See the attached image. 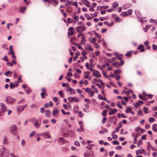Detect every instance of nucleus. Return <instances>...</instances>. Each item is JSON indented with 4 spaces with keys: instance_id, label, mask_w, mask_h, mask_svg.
<instances>
[{
    "instance_id": "f257e3e1",
    "label": "nucleus",
    "mask_w": 157,
    "mask_h": 157,
    "mask_svg": "<svg viewBox=\"0 0 157 157\" xmlns=\"http://www.w3.org/2000/svg\"><path fill=\"white\" fill-rule=\"evenodd\" d=\"M75 30V29L73 27H70L68 29V32L67 33L68 38H70L71 36L74 35V31Z\"/></svg>"
},
{
    "instance_id": "f03ea898",
    "label": "nucleus",
    "mask_w": 157,
    "mask_h": 157,
    "mask_svg": "<svg viewBox=\"0 0 157 157\" xmlns=\"http://www.w3.org/2000/svg\"><path fill=\"white\" fill-rule=\"evenodd\" d=\"M0 106L1 107V111L0 112V116H3V114H2V112H4L6 111L7 107L6 105L3 103H0Z\"/></svg>"
},
{
    "instance_id": "7ed1b4c3",
    "label": "nucleus",
    "mask_w": 157,
    "mask_h": 157,
    "mask_svg": "<svg viewBox=\"0 0 157 157\" xmlns=\"http://www.w3.org/2000/svg\"><path fill=\"white\" fill-rule=\"evenodd\" d=\"M77 32L79 33H82L83 31H85L86 30V28L85 27L80 25L77 26L76 27Z\"/></svg>"
},
{
    "instance_id": "20e7f679",
    "label": "nucleus",
    "mask_w": 157,
    "mask_h": 157,
    "mask_svg": "<svg viewBox=\"0 0 157 157\" xmlns=\"http://www.w3.org/2000/svg\"><path fill=\"white\" fill-rule=\"evenodd\" d=\"M17 131V128L16 125H14L10 127V132L13 134H15Z\"/></svg>"
},
{
    "instance_id": "39448f33",
    "label": "nucleus",
    "mask_w": 157,
    "mask_h": 157,
    "mask_svg": "<svg viewBox=\"0 0 157 157\" xmlns=\"http://www.w3.org/2000/svg\"><path fill=\"white\" fill-rule=\"evenodd\" d=\"M6 101L9 104H12L15 102L16 99L11 97H8L7 98Z\"/></svg>"
},
{
    "instance_id": "423d86ee",
    "label": "nucleus",
    "mask_w": 157,
    "mask_h": 157,
    "mask_svg": "<svg viewBox=\"0 0 157 157\" xmlns=\"http://www.w3.org/2000/svg\"><path fill=\"white\" fill-rule=\"evenodd\" d=\"M84 90H85L86 92H87L89 94V95L91 97H92L94 96V92L91 90L89 89L88 88H84Z\"/></svg>"
},
{
    "instance_id": "0eeeda50",
    "label": "nucleus",
    "mask_w": 157,
    "mask_h": 157,
    "mask_svg": "<svg viewBox=\"0 0 157 157\" xmlns=\"http://www.w3.org/2000/svg\"><path fill=\"white\" fill-rule=\"evenodd\" d=\"M41 90L42 91V92L40 94L41 97L43 98H45V95H47L46 89L45 88H41Z\"/></svg>"
},
{
    "instance_id": "6e6552de",
    "label": "nucleus",
    "mask_w": 157,
    "mask_h": 157,
    "mask_svg": "<svg viewBox=\"0 0 157 157\" xmlns=\"http://www.w3.org/2000/svg\"><path fill=\"white\" fill-rule=\"evenodd\" d=\"M93 75L98 78H101V77L100 73L98 71H94L93 72Z\"/></svg>"
},
{
    "instance_id": "1a4fd4ad",
    "label": "nucleus",
    "mask_w": 157,
    "mask_h": 157,
    "mask_svg": "<svg viewBox=\"0 0 157 157\" xmlns=\"http://www.w3.org/2000/svg\"><path fill=\"white\" fill-rule=\"evenodd\" d=\"M40 124V120H36V122L33 124L35 127L36 128H39Z\"/></svg>"
},
{
    "instance_id": "9d476101",
    "label": "nucleus",
    "mask_w": 157,
    "mask_h": 157,
    "mask_svg": "<svg viewBox=\"0 0 157 157\" xmlns=\"http://www.w3.org/2000/svg\"><path fill=\"white\" fill-rule=\"evenodd\" d=\"M137 49L140 50V52H143L145 51L144 45L142 44H140L138 46Z\"/></svg>"
},
{
    "instance_id": "9b49d317",
    "label": "nucleus",
    "mask_w": 157,
    "mask_h": 157,
    "mask_svg": "<svg viewBox=\"0 0 157 157\" xmlns=\"http://www.w3.org/2000/svg\"><path fill=\"white\" fill-rule=\"evenodd\" d=\"M27 105H23L21 106H19L17 108L18 111L19 112H21L25 108L26 106Z\"/></svg>"
},
{
    "instance_id": "f8f14e48",
    "label": "nucleus",
    "mask_w": 157,
    "mask_h": 157,
    "mask_svg": "<svg viewBox=\"0 0 157 157\" xmlns=\"http://www.w3.org/2000/svg\"><path fill=\"white\" fill-rule=\"evenodd\" d=\"M81 2L83 3H84L85 6L87 7H90V3L87 0H81Z\"/></svg>"
},
{
    "instance_id": "ddd939ff",
    "label": "nucleus",
    "mask_w": 157,
    "mask_h": 157,
    "mask_svg": "<svg viewBox=\"0 0 157 157\" xmlns=\"http://www.w3.org/2000/svg\"><path fill=\"white\" fill-rule=\"evenodd\" d=\"M86 49L87 50H90V51H93V49L92 48L91 45L89 44H86Z\"/></svg>"
},
{
    "instance_id": "4468645a",
    "label": "nucleus",
    "mask_w": 157,
    "mask_h": 157,
    "mask_svg": "<svg viewBox=\"0 0 157 157\" xmlns=\"http://www.w3.org/2000/svg\"><path fill=\"white\" fill-rule=\"evenodd\" d=\"M116 56L117 58L118 59L121 61L120 64L123 65L124 64V62L122 60V59L121 56H119L118 55H116Z\"/></svg>"
},
{
    "instance_id": "2eb2a0df",
    "label": "nucleus",
    "mask_w": 157,
    "mask_h": 157,
    "mask_svg": "<svg viewBox=\"0 0 157 157\" xmlns=\"http://www.w3.org/2000/svg\"><path fill=\"white\" fill-rule=\"evenodd\" d=\"M117 111V110L115 109H112L111 111L109 113V115H112L116 113Z\"/></svg>"
},
{
    "instance_id": "dca6fc26",
    "label": "nucleus",
    "mask_w": 157,
    "mask_h": 157,
    "mask_svg": "<svg viewBox=\"0 0 157 157\" xmlns=\"http://www.w3.org/2000/svg\"><path fill=\"white\" fill-rule=\"evenodd\" d=\"M112 65L116 67L119 68V67L121 66L120 63H118L117 62H115L112 63Z\"/></svg>"
},
{
    "instance_id": "f3484780",
    "label": "nucleus",
    "mask_w": 157,
    "mask_h": 157,
    "mask_svg": "<svg viewBox=\"0 0 157 157\" xmlns=\"http://www.w3.org/2000/svg\"><path fill=\"white\" fill-rule=\"evenodd\" d=\"M75 13H74V14H73V15L72 17L75 20L74 21L77 22L79 20V18L78 16H75Z\"/></svg>"
},
{
    "instance_id": "a211bd4d",
    "label": "nucleus",
    "mask_w": 157,
    "mask_h": 157,
    "mask_svg": "<svg viewBox=\"0 0 157 157\" xmlns=\"http://www.w3.org/2000/svg\"><path fill=\"white\" fill-rule=\"evenodd\" d=\"M144 152V150L143 149L137 150L136 152V155H138L140 154H142Z\"/></svg>"
},
{
    "instance_id": "6ab92c4d",
    "label": "nucleus",
    "mask_w": 157,
    "mask_h": 157,
    "mask_svg": "<svg viewBox=\"0 0 157 157\" xmlns=\"http://www.w3.org/2000/svg\"><path fill=\"white\" fill-rule=\"evenodd\" d=\"M3 143L4 144H8V141L6 136H5L3 139Z\"/></svg>"
},
{
    "instance_id": "aec40b11",
    "label": "nucleus",
    "mask_w": 157,
    "mask_h": 157,
    "mask_svg": "<svg viewBox=\"0 0 157 157\" xmlns=\"http://www.w3.org/2000/svg\"><path fill=\"white\" fill-rule=\"evenodd\" d=\"M98 98L99 99L105 101H107V100L105 98L103 97L100 94L98 95Z\"/></svg>"
},
{
    "instance_id": "412c9836",
    "label": "nucleus",
    "mask_w": 157,
    "mask_h": 157,
    "mask_svg": "<svg viewBox=\"0 0 157 157\" xmlns=\"http://www.w3.org/2000/svg\"><path fill=\"white\" fill-rule=\"evenodd\" d=\"M26 7H21L19 8V10H20L19 12L21 13H23L24 11L26 10Z\"/></svg>"
},
{
    "instance_id": "4be33fe9",
    "label": "nucleus",
    "mask_w": 157,
    "mask_h": 157,
    "mask_svg": "<svg viewBox=\"0 0 157 157\" xmlns=\"http://www.w3.org/2000/svg\"><path fill=\"white\" fill-rule=\"evenodd\" d=\"M52 1L54 3L53 5L54 6H56L59 3L58 0H52Z\"/></svg>"
},
{
    "instance_id": "5701e85b",
    "label": "nucleus",
    "mask_w": 157,
    "mask_h": 157,
    "mask_svg": "<svg viewBox=\"0 0 157 157\" xmlns=\"http://www.w3.org/2000/svg\"><path fill=\"white\" fill-rule=\"evenodd\" d=\"M157 124H154L152 126V129L155 132H157V129L156 128Z\"/></svg>"
},
{
    "instance_id": "b1692460",
    "label": "nucleus",
    "mask_w": 157,
    "mask_h": 157,
    "mask_svg": "<svg viewBox=\"0 0 157 157\" xmlns=\"http://www.w3.org/2000/svg\"><path fill=\"white\" fill-rule=\"evenodd\" d=\"M86 39L84 36H82V37L81 43L82 44H85V43Z\"/></svg>"
},
{
    "instance_id": "393cba45",
    "label": "nucleus",
    "mask_w": 157,
    "mask_h": 157,
    "mask_svg": "<svg viewBox=\"0 0 157 157\" xmlns=\"http://www.w3.org/2000/svg\"><path fill=\"white\" fill-rule=\"evenodd\" d=\"M58 109H56L53 111L52 112V114L54 116H55L58 114Z\"/></svg>"
},
{
    "instance_id": "a878e982",
    "label": "nucleus",
    "mask_w": 157,
    "mask_h": 157,
    "mask_svg": "<svg viewBox=\"0 0 157 157\" xmlns=\"http://www.w3.org/2000/svg\"><path fill=\"white\" fill-rule=\"evenodd\" d=\"M50 112L48 110H47L45 111V115L47 117H48L50 116Z\"/></svg>"
},
{
    "instance_id": "bb28decb",
    "label": "nucleus",
    "mask_w": 157,
    "mask_h": 157,
    "mask_svg": "<svg viewBox=\"0 0 157 157\" xmlns=\"http://www.w3.org/2000/svg\"><path fill=\"white\" fill-rule=\"evenodd\" d=\"M44 136L45 138H51V136L48 132H46L44 134Z\"/></svg>"
},
{
    "instance_id": "cd10ccee",
    "label": "nucleus",
    "mask_w": 157,
    "mask_h": 157,
    "mask_svg": "<svg viewBox=\"0 0 157 157\" xmlns=\"http://www.w3.org/2000/svg\"><path fill=\"white\" fill-rule=\"evenodd\" d=\"M121 15L123 16H125L128 15L127 11L122 12L121 13Z\"/></svg>"
},
{
    "instance_id": "c85d7f7f",
    "label": "nucleus",
    "mask_w": 157,
    "mask_h": 157,
    "mask_svg": "<svg viewBox=\"0 0 157 157\" xmlns=\"http://www.w3.org/2000/svg\"><path fill=\"white\" fill-rule=\"evenodd\" d=\"M77 130L78 132H83L84 131V129L83 127L80 125V128L77 129Z\"/></svg>"
},
{
    "instance_id": "c756f323",
    "label": "nucleus",
    "mask_w": 157,
    "mask_h": 157,
    "mask_svg": "<svg viewBox=\"0 0 157 157\" xmlns=\"http://www.w3.org/2000/svg\"><path fill=\"white\" fill-rule=\"evenodd\" d=\"M10 87L11 89H12L15 87V86L12 82H10Z\"/></svg>"
},
{
    "instance_id": "7c9ffc66",
    "label": "nucleus",
    "mask_w": 157,
    "mask_h": 157,
    "mask_svg": "<svg viewBox=\"0 0 157 157\" xmlns=\"http://www.w3.org/2000/svg\"><path fill=\"white\" fill-rule=\"evenodd\" d=\"M119 130L120 129H119V128H118V127L116 128L115 131H113V132H112V135H113V134H115V133L116 132H118L119 131Z\"/></svg>"
},
{
    "instance_id": "2f4dec72",
    "label": "nucleus",
    "mask_w": 157,
    "mask_h": 157,
    "mask_svg": "<svg viewBox=\"0 0 157 157\" xmlns=\"http://www.w3.org/2000/svg\"><path fill=\"white\" fill-rule=\"evenodd\" d=\"M132 53V51H129L125 55V56L127 57H129L131 56Z\"/></svg>"
},
{
    "instance_id": "473e14b6",
    "label": "nucleus",
    "mask_w": 157,
    "mask_h": 157,
    "mask_svg": "<svg viewBox=\"0 0 157 157\" xmlns=\"http://www.w3.org/2000/svg\"><path fill=\"white\" fill-rule=\"evenodd\" d=\"M155 121V119L152 117H150L149 119V121L151 123L154 122Z\"/></svg>"
},
{
    "instance_id": "72a5a7b5",
    "label": "nucleus",
    "mask_w": 157,
    "mask_h": 157,
    "mask_svg": "<svg viewBox=\"0 0 157 157\" xmlns=\"http://www.w3.org/2000/svg\"><path fill=\"white\" fill-rule=\"evenodd\" d=\"M118 5V4L117 2H115L113 4V6L114 8H115Z\"/></svg>"
},
{
    "instance_id": "f704fd0d",
    "label": "nucleus",
    "mask_w": 157,
    "mask_h": 157,
    "mask_svg": "<svg viewBox=\"0 0 157 157\" xmlns=\"http://www.w3.org/2000/svg\"><path fill=\"white\" fill-rule=\"evenodd\" d=\"M94 34L95 36L98 38L100 39L101 37V36L98 33L96 32H95Z\"/></svg>"
},
{
    "instance_id": "c9c22d12",
    "label": "nucleus",
    "mask_w": 157,
    "mask_h": 157,
    "mask_svg": "<svg viewBox=\"0 0 157 157\" xmlns=\"http://www.w3.org/2000/svg\"><path fill=\"white\" fill-rule=\"evenodd\" d=\"M107 112V110H104L102 113V115L103 116H106V113Z\"/></svg>"
},
{
    "instance_id": "e433bc0d",
    "label": "nucleus",
    "mask_w": 157,
    "mask_h": 157,
    "mask_svg": "<svg viewBox=\"0 0 157 157\" xmlns=\"http://www.w3.org/2000/svg\"><path fill=\"white\" fill-rule=\"evenodd\" d=\"M120 18L119 17H116L114 18V21L116 22H117L119 21Z\"/></svg>"
},
{
    "instance_id": "4c0bfd02",
    "label": "nucleus",
    "mask_w": 157,
    "mask_h": 157,
    "mask_svg": "<svg viewBox=\"0 0 157 157\" xmlns=\"http://www.w3.org/2000/svg\"><path fill=\"white\" fill-rule=\"evenodd\" d=\"M112 143L114 145H118L119 144V142L117 140L114 141L112 142Z\"/></svg>"
},
{
    "instance_id": "58836bf2",
    "label": "nucleus",
    "mask_w": 157,
    "mask_h": 157,
    "mask_svg": "<svg viewBox=\"0 0 157 157\" xmlns=\"http://www.w3.org/2000/svg\"><path fill=\"white\" fill-rule=\"evenodd\" d=\"M68 99L71 102H73L74 101V97H69Z\"/></svg>"
},
{
    "instance_id": "ea45409f",
    "label": "nucleus",
    "mask_w": 157,
    "mask_h": 157,
    "mask_svg": "<svg viewBox=\"0 0 157 157\" xmlns=\"http://www.w3.org/2000/svg\"><path fill=\"white\" fill-rule=\"evenodd\" d=\"M132 110V109L131 108H128L126 109V112L127 113H130V112H131V111Z\"/></svg>"
},
{
    "instance_id": "a19ab883",
    "label": "nucleus",
    "mask_w": 157,
    "mask_h": 157,
    "mask_svg": "<svg viewBox=\"0 0 157 157\" xmlns=\"http://www.w3.org/2000/svg\"><path fill=\"white\" fill-rule=\"evenodd\" d=\"M153 50L157 51V46L155 44H153L152 46Z\"/></svg>"
},
{
    "instance_id": "79ce46f5",
    "label": "nucleus",
    "mask_w": 157,
    "mask_h": 157,
    "mask_svg": "<svg viewBox=\"0 0 157 157\" xmlns=\"http://www.w3.org/2000/svg\"><path fill=\"white\" fill-rule=\"evenodd\" d=\"M121 73V71L120 70H115L114 71V73L115 74H120Z\"/></svg>"
},
{
    "instance_id": "37998d69",
    "label": "nucleus",
    "mask_w": 157,
    "mask_h": 157,
    "mask_svg": "<svg viewBox=\"0 0 157 157\" xmlns=\"http://www.w3.org/2000/svg\"><path fill=\"white\" fill-rule=\"evenodd\" d=\"M143 110L145 113H147V109L146 107L144 106V107Z\"/></svg>"
},
{
    "instance_id": "c03bdc74",
    "label": "nucleus",
    "mask_w": 157,
    "mask_h": 157,
    "mask_svg": "<svg viewBox=\"0 0 157 157\" xmlns=\"http://www.w3.org/2000/svg\"><path fill=\"white\" fill-rule=\"evenodd\" d=\"M109 8V6H102L101 7V9H108Z\"/></svg>"
},
{
    "instance_id": "a18cd8bd",
    "label": "nucleus",
    "mask_w": 157,
    "mask_h": 157,
    "mask_svg": "<svg viewBox=\"0 0 157 157\" xmlns=\"http://www.w3.org/2000/svg\"><path fill=\"white\" fill-rule=\"evenodd\" d=\"M3 59L6 61L8 62L9 61V59L8 58L7 56H5L3 58Z\"/></svg>"
},
{
    "instance_id": "49530a36",
    "label": "nucleus",
    "mask_w": 157,
    "mask_h": 157,
    "mask_svg": "<svg viewBox=\"0 0 157 157\" xmlns=\"http://www.w3.org/2000/svg\"><path fill=\"white\" fill-rule=\"evenodd\" d=\"M133 104L135 105V106L136 108H138L139 106L140 105L139 104V103H134Z\"/></svg>"
},
{
    "instance_id": "de8ad7c7",
    "label": "nucleus",
    "mask_w": 157,
    "mask_h": 157,
    "mask_svg": "<svg viewBox=\"0 0 157 157\" xmlns=\"http://www.w3.org/2000/svg\"><path fill=\"white\" fill-rule=\"evenodd\" d=\"M109 106L108 105H106L105 106V108L109 110H111L112 109L111 108H109Z\"/></svg>"
},
{
    "instance_id": "09e8293b",
    "label": "nucleus",
    "mask_w": 157,
    "mask_h": 157,
    "mask_svg": "<svg viewBox=\"0 0 157 157\" xmlns=\"http://www.w3.org/2000/svg\"><path fill=\"white\" fill-rule=\"evenodd\" d=\"M112 135V138L113 139H117L118 138V136L117 135H115L114 134H113Z\"/></svg>"
},
{
    "instance_id": "8fccbe9b",
    "label": "nucleus",
    "mask_w": 157,
    "mask_h": 157,
    "mask_svg": "<svg viewBox=\"0 0 157 157\" xmlns=\"http://www.w3.org/2000/svg\"><path fill=\"white\" fill-rule=\"evenodd\" d=\"M115 148L118 150H121L122 148V147L121 146H118L115 147Z\"/></svg>"
},
{
    "instance_id": "3c124183",
    "label": "nucleus",
    "mask_w": 157,
    "mask_h": 157,
    "mask_svg": "<svg viewBox=\"0 0 157 157\" xmlns=\"http://www.w3.org/2000/svg\"><path fill=\"white\" fill-rule=\"evenodd\" d=\"M94 44H95V47L96 48H100L99 45L96 42L94 43Z\"/></svg>"
},
{
    "instance_id": "603ef678",
    "label": "nucleus",
    "mask_w": 157,
    "mask_h": 157,
    "mask_svg": "<svg viewBox=\"0 0 157 157\" xmlns=\"http://www.w3.org/2000/svg\"><path fill=\"white\" fill-rule=\"evenodd\" d=\"M106 119H107V118L106 117H104L103 118L102 120V123L103 124H104L105 123V121L106 120Z\"/></svg>"
},
{
    "instance_id": "864d4df0",
    "label": "nucleus",
    "mask_w": 157,
    "mask_h": 157,
    "mask_svg": "<svg viewBox=\"0 0 157 157\" xmlns=\"http://www.w3.org/2000/svg\"><path fill=\"white\" fill-rule=\"evenodd\" d=\"M133 92V91L132 90H129L126 92L127 94H129L130 93H132Z\"/></svg>"
},
{
    "instance_id": "5fc2aeb1",
    "label": "nucleus",
    "mask_w": 157,
    "mask_h": 157,
    "mask_svg": "<svg viewBox=\"0 0 157 157\" xmlns=\"http://www.w3.org/2000/svg\"><path fill=\"white\" fill-rule=\"evenodd\" d=\"M72 5L75 6L76 7V8H78V5L77 2H75L74 3H73Z\"/></svg>"
},
{
    "instance_id": "6e6d98bb",
    "label": "nucleus",
    "mask_w": 157,
    "mask_h": 157,
    "mask_svg": "<svg viewBox=\"0 0 157 157\" xmlns=\"http://www.w3.org/2000/svg\"><path fill=\"white\" fill-rule=\"evenodd\" d=\"M116 59V58H113L112 59H110L109 60V62H112L115 61V60Z\"/></svg>"
},
{
    "instance_id": "4d7b16f0",
    "label": "nucleus",
    "mask_w": 157,
    "mask_h": 157,
    "mask_svg": "<svg viewBox=\"0 0 157 157\" xmlns=\"http://www.w3.org/2000/svg\"><path fill=\"white\" fill-rule=\"evenodd\" d=\"M76 39V38L75 36H73V37H72L71 39V40H70L71 42H72L74 41V40H75Z\"/></svg>"
},
{
    "instance_id": "13d9d810",
    "label": "nucleus",
    "mask_w": 157,
    "mask_h": 157,
    "mask_svg": "<svg viewBox=\"0 0 157 157\" xmlns=\"http://www.w3.org/2000/svg\"><path fill=\"white\" fill-rule=\"evenodd\" d=\"M36 119L34 118H33L30 120V121H31L33 124L36 122Z\"/></svg>"
},
{
    "instance_id": "bf43d9fd",
    "label": "nucleus",
    "mask_w": 157,
    "mask_h": 157,
    "mask_svg": "<svg viewBox=\"0 0 157 157\" xmlns=\"http://www.w3.org/2000/svg\"><path fill=\"white\" fill-rule=\"evenodd\" d=\"M71 7L70 6H68L67 8V11L68 12H71V10H69V9Z\"/></svg>"
},
{
    "instance_id": "052dcab7",
    "label": "nucleus",
    "mask_w": 157,
    "mask_h": 157,
    "mask_svg": "<svg viewBox=\"0 0 157 157\" xmlns=\"http://www.w3.org/2000/svg\"><path fill=\"white\" fill-rule=\"evenodd\" d=\"M139 98L142 100H145V98L144 97H143L142 95H141L140 94L139 95Z\"/></svg>"
},
{
    "instance_id": "680f3d73",
    "label": "nucleus",
    "mask_w": 157,
    "mask_h": 157,
    "mask_svg": "<svg viewBox=\"0 0 157 157\" xmlns=\"http://www.w3.org/2000/svg\"><path fill=\"white\" fill-rule=\"evenodd\" d=\"M78 113L80 117H82L83 115L82 114V112L81 111H78Z\"/></svg>"
},
{
    "instance_id": "e2e57ef3",
    "label": "nucleus",
    "mask_w": 157,
    "mask_h": 157,
    "mask_svg": "<svg viewBox=\"0 0 157 157\" xmlns=\"http://www.w3.org/2000/svg\"><path fill=\"white\" fill-rule=\"evenodd\" d=\"M11 73V72L10 71H9L5 72V75L6 76H7L8 75V74Z\"/></svg>"
},
{
    "instance_id": "0e129e2a",
    "label": "nucleus",
    "mask_w": 157,
    "mask_h": 157,
    "mask_svg": "<svg viewBox=\"0 0 157 157\" xmlns=\"http://www.w3.org/2000/svg\"><path fill=\"white\" fill-rule=\"evenodd\" d=\"M122 123L120 122H119V124L118 125V127L119 128H121L122 127Z\"/></svg>"
},
{
    "instance_id": "69168bd1",
    "label": "nucleus",
    "mask_w": 157,
    "mask_h": 157,
    "mask_svg": "<svg viewBox=\"0 0 157 157\" xmlns=\"http://www.w3.org/2000/svg\"><path fill=\"white\" fill-rule=\"evenodd\" d=\"M85 66L87 69H88L90 67L89 64L88 63H85Z\"/></svg>"
},
{
    "instance_id": "338daca9",
    "label": "nucleus",
    "mask_w": 157,
    "mask_h": 157,
    "mask_svg": "<svg viewBox=\"0 0 157 157\" xmlns=\"http://www.w3.org/2000/svg\"><path fill=\"white\" fill-rule=\"evenodd\" d=\"M7 65L8 66H10L11 67H12L13 66V64L12 63L8 62L7 63Z\"/></svg>"
},
{
    "instance_id": "774afa93",
    "label": "nucleus",
    "mask_w": 157,
    "mask_h": 157,
    "mask_svg": "<svg viewBox=\"0 0 157 157\" xmlns=\"http://www.w3.org/2000/svg\"><path fill=\"white\" fill-rule=\"evenodd\" d=\"M128 14V15H130L132 14V11L131 10H128L127 11Z\"/></svg>"
}]
</instances>
